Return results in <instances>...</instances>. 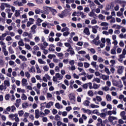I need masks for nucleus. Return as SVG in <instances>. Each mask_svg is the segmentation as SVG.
Returning <instances> with one entry per match:
<instances>
[{"mask_svg": "<svg viewBox=\"0 0 126 126\" xmlns=\"http://www.w3.org/2000/svg\"><path fill=\"white\" fill-rule=\"evenodd\" d=\"M98 18L99 19H101V20H103V19H105V16H103V15L102 14H100L98 16Z\"/></svg>", "mask_w": 126, "mask_h": 126, "instance_id": "obj_46", "label": "nucleus"}, {"mask_svg": "<svg viewBox=\"0 0 126 126\" xmlns=\"http://www.w3.org/2000/svg\"><path fill=\"white\" fill-rule=\"evenodd\" d=\"M82 13V12L80 11H78L76 12V16H80V15H81Z\"/></svg>", "mask_w": 126, "mask_h": 126, "instance_id": "obj_61", "label": "nucleus"}, {"mask_svg": "<svg viewBox=\"0 0 126 126\" xmlns=\"http://www.w3.org/2000/svg\"><path fill=\"white\" fill-rule=\"evenodd\" d=\"M106 45L108 46H111L112 43H111V39L110 38H106Z\"/></svg>", "mask_w": 126, "mask_h": 126, "instance_id": "obj_23", "label": "nucleus"}, {"mask_svg": "<svg viewBox=\"0 0 126 126\" xmlns=\"http://www.w3.org/2000/svg\"><path fill=\"white\" fill-rule=\"evenodd\" d=\"M108 120L110 123H113L114 121L118 120V118L114 116H109L108 118Z\"/></svg>", "mask_w": 126, "mask_h": 126, "instance_id": "obj_4", "label": "nucleus"}, {"mask_svg": "<svg viewBox=\"0 0 126 126\" xmlns=\"http://www.w3.org/2000/svg\"><path fill=\"white\" fill-rule=\"evenodd\" d=\"M54 105V102L50 101L46 104V108L48 109H50L51 108V106H53Z\"/></svg>", "mask_w": 126, "mask_h": 126, "instance_id": "obj_10", "label": "nucleus"}, {"mask_svg": "<svg viewBox=\"0 0 126 126\" xmlns=\"http://www.w3.org/2000/svg\"><path fill=\"white\" fill-rule=\"evenodd\" d=\"M0 8L1 9V10H4L5 7H4V4L3 3H1Z\"/></svg>", "mask_w": 126, "mask_h": 126, "instance_id": "obj_54", "label": "nucleus"}, {"mask_svg": "<svg viewBox=\"0 0 126 126\" xmlns=\"http://www.w3.org/2000/svg\"><path fill=\"white\" fill-rule=\"evenodd\" d=\"M75 62L74 60H71L69 61V64H70V65H74V63H75Z\"/></svg>", "mask_w": 126, "mask_h": 126, "instance_id": "obj_60", "label": "nucleus"}, {"mask_svg": "<svg viewBox=\"0 0 126 126\" xmlns=\"http://www.w3.org/2000/svg\"><path fill=\"white\" fill-rule=\"evenodd\" d=\"M25 75L26 77L29 79V78H30V73H29V72H26L25 73Z\"/></svg>", "mask_w": 126, "mask_h": 126, "instance_id": "obj_48", "label": "nucleus"}, {"mask_svg": "<svg viewBox=\"0 0 126 126\" xmlns=\"http://www.w3.org/2000/svg\"><path fill=\"white\" fill-rule=\"evenodd\" d=\"M88 94L89 95V96H91V97H92L94 94H93V92H92V91H89L88 92Z\"/></svg>", "mask_w": 126, "mask_h": 126, "instance_id": "obj_49", "label": "nucleus"}, {"mask_svg": "<svg viewBox=\"0 0 126 126\" xmlns=\"http://www.w3.org/2000/svg\"><path fill=\"white\" fill-rule=\"evenodd\" d=\"M122 48H118L117 50H116V52L117 53V54H121V53H122Z\"/></svg>", "mask_w": 126, "mask_h": 126, "instance_id": "obj_53", "label": "nucleus"}, {"mask_svg": "<svg viewBox=\"0 0 126 126\" xmlns=\"http://www.w3.org/2000/svg\"><path fill=\"white\" fill-rule=\"evenodd\" d=\"M102 90H103V91H106V92L109 91V90H110V88L108 86H105L102 88Z\"/></svg>", "mask_w": 126, "mask_h": 126, "instance_id": "obj_36", "label": "nucleus"}, {"mask_svg": "<svg viewBox=\"0 0 126 126\" xmlns=\"http://www.w3.org/2000/svg\"><path fill=\"white\" fill-rule=\"evenodd\" d=\"M20 15V10H15V16L16 17H18Z\"/></svg>", "mask_w": 126, "mask_h": 126, "instance_id": "obj_21", "label": "nucleus"}, {"mask_svg": "<svg viewBox=\"0 0 126 126\" xmlns=\"http://www.w3.org/2000/svg\"><path fill=\"white\" fill-rule=\"evenodd\" d=\"M35 118L39 119V118H40V116H39V114H40V112H39V110L38 109L35 110Z\"/></svg>", "mask_w": 126, "mask_h": 126, "instance_id": "obj_15", "label": "nucleus"}, {"mask_svg": "<svg viewBox=\"0 0 126 126\" xmlns=\"http://www.w3.org/2000/svg\"><path fill=\"white\" fill-rule=\"evenodd\" d=\"M101 78L103 80H108L109 79V76L102 75Z\"/></svg>", "mask_w": 126, "mask_h": 126, "instance_id": "obj_19", "label": "nucleus"}, {"mask_svg": "<svg viewBox=\"0 0 126 126\" xmlns=\"http://www.w3.org/2000/svg\"><path fill=\"white\" fill-rule=\"evenodd\" d=\"M15 2H17L18 6H22V5H23L22 2H19L18 0L15 1Z\"/></svg>", "mask_w": 126, "mask_h": 126, "instance_id": "obj_51", "label": "nucleus"}, {"mask_svg": "<svg viewBox=\"0 0 126 126\" xmlns=\"http://www.w3.org/2000/svg\"><path fill=\"white\" fill-rule=\"evenodd\" d=\"M84 67L85 68H87L88 67H89V66L90 65V64L87 63H84Z\"/></svg>", "mask_w": 126, "mask_h": 126, "instance_id": "obj_50", "label": "nucleus"}, {"mask_svg": "<svg viewBox=\"0 0 126 126\" xmlns=\"http://www.w3.org/2000/svg\"><path fill=\"white\" fill-rule=\"evenodd\" d=\"M55 121H61V116H60L59 115H56L55 116V117L54 118Z\"/></svg>", "mask_w": 126, "mask_h": 126, "instance_id": "obj_33", "label": "nucleus"}, {"mask_svg": "<svg viewBox=\"0 0 126 126\" xmlns=\"http://www.w3.org/2000/svg\"><path fill=\"white\" fill-rule=\"evenodd\" d=\"M15 117H18V115H17V114H10L9 115V118H10V119H12V120H14V118H15Z\"/></svg>", "mask_w": 126, "mask_h": 126, "instance_id": "obj_18", "label": "nucleus"}, {"mask_svg": "<svg viewBox=\"0 0 126 126\" xmlns=\"http://www.w3.org/2000/svg\"><path fill=\"white\" fill-rule=\"evenodd\" d=\"M89 104H90V101L88 100H86L84 102V105L86 107H88V106H89Z\"/></svg>", "mask_w": 126, "mask_h": 126, "instance_id": "obj_31", "label": "nucleus"}, {"mask_svg": "<svg viewBox=\"0 0 126 126\" xmlns=\"http://www.w3.org/2000/svg\"><path fill=\"white\" fill-rule=\"evenodd\" d=\"M65 13H66V11L63 10L61 14H58V16H60L61 18H63V16L65 15Z\"/></svg>", "mask_w": 126, "mask_h": 126, "instance_id": "obj_9", "label": "nucleus"}, {"mask_svg": "<svg viewBox=\"0 0 126 126\" xmlns=\"http://www.w3.org/2000/svg\"><path fill=\"white\" fill-rule=\"evenodd\" d=\"M35 67L36 68L37 73H41V69H40L39 65H38V64H36Z\"/></svg>", "mask_w": 126, "mask_h": 126, "instance_id": "obj_29", "label": "nucleus"}, {"mask_svg": "<svg viewBox=\"0 0 126 126\" xmlns=\"http://www.w3.org/2000/svg\"><path fill=\"white\" fill-rule=\"evenodd\" d=\"M84 33H85V34H86V35H90V32H89V29H88V28H86L84 30Z\"/></svg>", "mask_w": 126, "mask_h": 126, "instance_id": "obj_11", "label": "nucleus"}, {"mask_svg": "<svg viewBox=\"0 0 126 126\" xmlns=\"http://www.w3.org/2000/svg\"><path fill=\"white\" fill-rule=\"evenodd\" d=\"M68 97L69 98V100L72 104L75 103V96L73 94H70L68 95Z\"/></svg>", "mask_w": 126, "mask_h": 126, "instance_id": "obj_1", "label": "nucleus"}, {"mask_svg": "<svg viewBox=\"0 0 126 126\" xmlns=\"http://www.w3.org/2000/svg\"><path fill=\"white\" fill-rule=\"evenodd\" d=\"M111 49V45H106L105 50L107 52H109Z\"/></svg>", "mask_w": 126, "mask_h": 126, "instance_id": "obj_44", "label": "nucleus"}, {"mask_svg": "<svg viewBox=\"0 0 126 126\" xmlns=\"http://www.w3.org/2000/svg\"><path fill=\"white\" fill-rule=\"evenodd\" d=\"M124 66H119L118 67L117 73L118 74H123L124 72Z\"/></svg>", "mask_w": 126, "mask_h": 126, "instance_id": "obj_3", "label": "nucleus"}, {"mask_svg": "<svg viewBox=\"0 0 126 126\" xmlns=\"http://www.w3.org/2000/svg\"><path fill=\"white\" fill-rule=\"evenodd\" d=\"M19 59H21L23 62H27V58L22 55L19 56Z\"/></svg>", "mask_w": 126, "mask_h": 126, "instance_id": "obj_14", "label": "nucleus"}, {"mask_svg": "<svg viewBox=\"0 0 126 126\" xmlns=\"http://www.w3.org/2000/svg\"><path fill=\"white\" fill-rule=\"evenodd\" d=\"M110 23H116V18L112 17V18L109 21Z\"/></svg>", "mask_w": 126, "mask_h": 126, "instance_id": "obj_35", "label": "nucleus"}, {"mask_svg": "<svg viewBox=\"0 0 126 126\" xmlns=\"http://www.w3.org/2000/svg\"><path fill=\"white\" fill-rule=\"evenodd\" d=\"M22 100H27V96L25 94H23L22 95Z\"/></svg>", "mask_w": 126, "mask_h": 126, "instance_id": "obj_47", "label": "nucleus"}, {"mask_svg": "<svg viewBox=\"0 0 126 126\" xmlns=\"http://www.w3.org/2000/svg\"><path fill=\"white\" fill-rule=\"evenodd\" d=\"M34 40L36 43H38L40 41V38L38 36H36L34 38Z\"/></svg>", "mask_w": 126, "mask_h": 126, "instance_id": "obj_63", "label": "nucleus"}, {"mask_svg": "<svg viewBox=\"0 0 126 126\" xmlns=\"http://www.w3.org/2000/svg\"><path fill=\"white\" fill-rule=\"evenodd\" d=\"M104 61H105V60H103V59H102V58L100 57L98 59V62L99 63H103V62H104Z\"/></svg>", "mask_w": 126, "mask_h": 126, "instance_id": "obj_64", "label": "nucleus"}, {"mask_svg": "<svg viewBox=\"0 0 126 126\" xmlns=\"http://www.w3.org/2000/svg\"><path fill=\"white\" fill-rule=\"evenodd\" d=\"M55 107L56 108H57V109H63V105H61V104H60V103L57 102L55 104Z\"/></svg>", "mask_w": 126, "mask_h": 126, "instance_id": "obj_17", "label": "nucleus"}, {"mask_svg": "<svg viewBox=\"0 0 126 126\" xmlns=\"http://www.w3.org/2000/svg\"><path fill=\"white\" fill-rule=\"evenodd\" d=\"M29 72H35L36 70H35V67L34 66H32L30 70H29Z\"/></svg>", "mask_w": 126, "mask_h": 126, "instance_id": "obj_25", "label": "nucleus"}, {"mask_svg": "<svg viewBox=\"0 0 126 126\" xmlns=\"http://www.w3.org/2000/svg\"><path fill=\"white\" fill-rule=\"evenodd\" d=\"M38 63H41L42 64L46 63V62H45V61H43V60H42L41 59H38Z\"/></svg>", "mask_w": 126, "mask_h": 126, "instance_id": "obj_40", "label": "nucleus"}, {"mask_svg": "<svg viewBox=\"0 0 126 126\" xmlns=\"http://www.w3.org/2000/svg\"><path fill=\"white\" fill-rule=\"evenodd\" d=\"M5 40L7 41V42H9V41H11V40H12V38L9 35L6 37Z\"/></svg>", "mask_w": 126, "mask_h": 126, "instance_id": "obj_38", "label": "nucleus"}, {"mask_svg": "<svg viewBox=\"0 0 126 126\" xmlns=\"http://www.w3.org/2000/svg\"><path fill=\"white\" fill-rule=\"evenodd\" d=\"M9 98H10V94H7L5 96V100H9Z\"/></svg>", "mask_w": 126, "mask_h": 126, "instance_id": "obj_52", "label": "nucleus"}, {"mask_svg": "<svg viewBox=\"0 0 126 126\" xmlns=\"http://www.w3.org/2000/svg\"><path fill=\"white\" fill-rule=\"evenodd\" d=\"M68 35H69V32L68 31L64 32L63 33V36H64V37H66V36H68Z\"/></svg>", "mask_w": 126, "mask_h": 126, "instance_id": "obj_45", "label": "nucleus"}, {"mask_svg": "<svg viewBox=\"0 0 126 126\" xmlns=\"http://www.w3.org/2000/svg\"><path fill=\"white\" fill-rule=\"evenodd\" d=\"M119 3H120V4H122L123 7L121 8L120 9V11H121V12H122V13L124 12V11H125V4H126V1H124V0H120L119 2Z\"/></svg>", "mask_w": 126, "mask_h": 126, "instance_id": "obj_2", "label": "nucleus"}, {"mask_svg": "<svg viewBox=\"0 0 126 126\" xmlns=\"http://www.w3.org/2000/svg\"><path fill=\"white\" fill-rule=\"evenodd\" d=\"M27 83V80L25 78H23L22 80V86H26V83Z\"/></svg>", "mask_w": 126, "mask_h": 126, "instance_id": "obj_13", "label": "nucleus"}, {"mask_svg": "<svg viewBox=\"0 0 126 126\" xmlns=\"http://www.w3.org/2000/svg\"><path fill=\"white\" fill-rule=\"evenodd\" d=\"M18 114L20 117H22V116H23V114H24V112L23 110H21L18 112Z\"/></svg>", "mask_w": 126, "mask_h": 126, "instance_id": "obj_43", "label": "nucleus"}, {"mask_svg": "<svg viewBox=\"0 0 126 126\" xmlns=\"http://www.w3.org/2000/svg\"><path fill=\"white\" fill-rule=\"evenodd\" d=\"M106 99L108 102H111L112 101V96L111 95L108 94L106 95Z\"/></svg>", "mask_w": 126, "mask_h": 126, "instance_id": "obj_12", "label": "nucleus"}, {"mask_svg": "<svg viewBox=\"0 0 126 126\" xmlns=\"http://www.w3.org/2000/svg\"><path fill=\"white\" fill-rule=\"evenodd\" d=\"M123 12H121L120 11H118L117 12V16H118V17H121L123 15Z\"/></svg>", "mask_w": 126, "mask_h": 126, "instance_id": "obj_55", "label": "nucleus"}, {"mask_svg": "<svg viewBox=\"0 0 126 126\" xmlns=\"http://www.w3.org/2000/svg\"><path fill=\"white\" fill-rule=\"evenodd\" d=\"M36 29H37V26L36 25H33L32 27L31 28L32 32H33V33H36V31H35V30Z\"/></svg>", "mask_w": 126, "mask_h": 126, "instance_id": "obj_8", "label": "nucleus"}, {"mask_svg": "<svg viewBox=\"0 0 126 126\" xmlns=\"http://www.w3.org/2000/svg\"><path fill=\"white\" fill-rule=\"evenodd\" d=\"M4 84L6 85L7 87H9V86H10V83H9V81L5 80L4 81Z\"/></svg>", "mask_w": 126, "mask_h": 126, "instance_id": "obj_24", "label": "nucleus"}, {"mask_svg": "<svg viewBox=\"0 0 126 126\" xmlns=\"http://www.w3.org/2000/svg\"><path fill=\"white\" fill-rule=\"evenodd\" d=\"M63 125V123L61 121H58L57 123V126H61Z\"/></svg>", "mask_w": 126, "mask_h": 126, "instance_id": "obj_59", "label": "nucleus"}, {"mask_svg": "<svg viewBox=\"0 0 126 126\" xmlns=\"http://www.w3.org/2000/svg\"><path fill=\"white\" fill-rule=\"evenodd\" d=\"M94 38V35L93 34L91 35V39H94L93 40H92V43H94V44H95V39Z\"/></svg>", "mask_w": 126, "mask_h": 126, "instance_id": "obj_42", "label": "nucleus"}, {"mask_svg": "<svg viewBox=\"0 0 126 126\" xmlns=\"http://www.w3.org/2000/svg\"><path fill=\"white\" fill-rule=\"evenodd\" d=\"M64 45L65 46V47H67V48H70V47H72L71 45H70V44H69L67 42H65L64 43Z\"/></svg>", "mask_w": 126, "mask_h": 126, "instance_id": "obj_58", "label": "nucleus"}, {"mask_svg": "<svg viewBox=\"0 0 126 126\" xmlns=\"http://www.w3.org/2000/svg\"><path fill=\"white\" fill-rule=\"evenodd\" d=\"M120 116L122 120H126V111H122L120 113Z\"/></svg>", "mask_w": 126, "mask_h": 126, "instance_id": "obj_6", "label": "nucleus"}, {"mask_svg": "<svg viewBox=\"0 0 126 126\" xmlns=\"http://www.w3.org/2000/svg\"><path fill=\"white\" fill-rule=\"evenodd\" d=\"M94 5H95L94 2H92L91 3H90V7L92 8V9H93L94 8Z\"/></svg>", "mask_w": 126, "mask_h": 126, "instance_id": "obj_62", "label": "nucleus"}, {"mask_svg": "<svg viewBox=\"0 0 126 126\" xmlns=\"http://www.w3.org/2000/svg\"><path fill=\"white\" fill-rule=\"evenodd\" d=\"M124 105L122 104H120L117 106L118 109H121V110H125V108L123 107Z\"/></svg>", "mask_w": 126, "mask_h": 126, "instance_id": "obj_32", "label": "nucleus"}, {"mask_svg": "<svg viewBox=\"0 0 126 126\" xmlns=\"http://www.w3.org/2000/svg\"><path fill=\"white\" fill-rule=\"evenodd\" d=\"M55 77L57 78V79L58 78L59 79V80H62V79H63V75H61L59 73H57L55 74Z\"/></svg>", "mask_w": 126, "mask_h": 126, "instance_id": "obj_7", "label": "nucleus"}, {"mask_svg": "<svg viewBox=\"0 0 126 126\" xmlns=\"http://www.w3.org/2000/svg\"><path fill=\"white\" fill-rule=\"evenodd\" d=\"M46 8H47V9H48H48L49 10H50V11H51L52 14H53V15H55L56 14L57 10L53 9V8H52L51 7H46Z\"/></svg>", "mask_w": 126, "mask_h": 126, "instance_id": "obj_5", "label": "nucleus"}, {"mask_svg": "<svg viewBox=\"0 0 126 126\" xmlns=\"http://www.w3.org/2000/svg\"><path fill=\"white\" fill-rule=\"evenodd\" d=\"M18 44L19 46H21V47L24 46V43L23 42V40H22V39H20V41L18 42Z\"/></svg>", "mask_w": 126, "mask_h": 126, "instance_id": "obj_20", "label": "nucleus"}, {"mask_svg": "<svg viewBox=\"0 0 126 126\" xmlns=\"http://www.w3.org/2000/svg\"><path fill=\"white\" fill-rule=\"evenodd\" d=\"M100 25L101 26H102V27H108L109 26V23H107V22H102L101 24H100Z\"/></svg>", "mask_w": 126, "mask_h": 126, "instance_id": "obj_22", "label": "nucleus"}, {"mask_svg": "<svg viewBox=\"0 0 126 126\" xmlns=\"http://www.w3.org/2000/svg\"><path fill=\"white\" fill-rule=\"evenodd\" d=\"M118 123L120 125H123V124H125V121L122 120V119H119L118 121Z\"/></svg>", "mask_w": 126, "mask_h": 126, "instance_id": "obj_57", "label": "nucleus"}, {"mask_svg": "<svg viewBox=\"0 0 126 126\" xmlns=\"http://www.w3.org/2000/svg\"><path fill=\"white\" fill-rule=\"evenodd\" d=\"M100 116L102 118V119H106V114L105 113H102L99 114Z\"/></svg>", "mask_w": 126, "mask_h": 126, "instance_id": "obj_39", "label": "nucleus"}, {"mask_svg": "<svg viewBox=\"0 0 126 126\" xmlns=\"http://www.w3.org/2000/svg\"><path fill=\"white\" fill-rule=\"evenodd\" d=\"M110 53L111 55H117V52H116V49H111Z\"/></svg>", "mask_w": 126, "mask_h": 126, "instance_id": "obj_30", "label": "nucleus"}, {"mask_svg": "<svg viewBox=\"0 0 126 126\" xmlns=\"http://www.w3.org/2000/svg\"><path fill=\"white\" fill-rule=\"evenodd\" d=\"M104 71L108 75L111 74V72H110V70H109V68H108L107 67L105 68Z\"/></svg>", "mask_w": 126, "mask_h": 126, "instance_id": "obj_34", "label": "nucleus"}, {"mask_svg": "<svg viewBox=\"0 0 126 126\" xmlns=\"http://www.w3.org/2000/svg\"><path fill=\"white\" fill-rule=\"evenodd\" d=\"M95 3L96 4H98V8H99V9L103 8V5H100V2H99V1H98L97 0H95Z\"/></svg>", "mask_w": 126, "mask_h": 126, "instance_id": "obj_16", "label": "nucleus"}, {"mask_svg": "<svg viewBox=\"0 0 126 126\" xmlns=\"http://www.w3.org/2000/svg\"><path fill=\"white\" fill-rule=\"evenodd\" d=\"M28 106H29L28 103H24L22 104V107L23 108V109H26V108H27Z\"/></svg>", "mask_w": 126, "mask_h": 126, "instance_id": "obj_26", "label": "nucleus"}, {"mask_svg": "<svg viewBox=\"0 0 126 126\" xmlns=\"http://www.w3.org/2000/svg\"><path fill=\"white\" fill-rule=\"evenodd\" d=\"M96 100H97L98 102H101V101H102V97L100 96H96Z\"/></svg>", "mask_w": 126, "mask_h": 126, "instance_id": "obj_41", "label": "nucleus"}, {"mask_svg": "<svg viewBox=\"0 0 126 126\" xmlns=\"http://www.w3.org/2000/svg\"><path fill=\"white\" fill-rule=\"evenodd\" d=\"M112 39L113 41L117 40V35L116 34H113L112 35Z\"/></svg>", "mask_w": 126, "mask_h": 126, "instance_id": "obj_56", "label": "nucleus"}, {"mask_svg": "<svg viewBox=\"0 0 126 126\" xmlns=\"http://www.w3.org/2000/svg\"><path fill=\"white\" fill-rule=\"evenodd\" d=\"M47 102H45L40 104L41 108H46Z\"/></svg>", "mask_w": 126, "mask_h": 126, "instance_id": "obj_37", "label": "nucleus"}, {"mask_svg": "<svg viewBox=\"0 0 126 126\" xmlns=\"http://www.w3.org/2000/svg\"><path fill=\"white\" fill-rule=\"evenodd\" d=\"M95 11V9L94 8L92 10V11L90 12V16H92V17H93L94 15H95V13L94 12Z\"/></svg>", "mask_w": 126, "mask_h": 126, "instance_id": "obj_28", "label": "nucleus"}, {"mask_svg": "<svg viewBox=\"0 0 126 126\" xmlns=\"http://www.w3.org/2000/svg\"><path fill=\"white\" fill-rule=\"evenodd\" d=\"M8 51H9V53L10 54H14V51H13V49H12V48L11 47V46H10L8 47Z\"/></svg>", "mask_w": 126, "mask_h": 126, "instance_id": "obj_27", "label": "nucleus"}]
</instances>
